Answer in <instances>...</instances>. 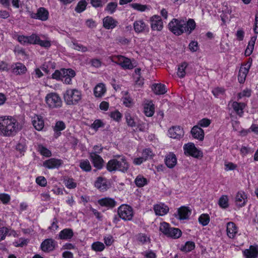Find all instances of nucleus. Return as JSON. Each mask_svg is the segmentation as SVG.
Returning a JSON list of instances; mask_svg holds the SVG:
<instances>
[{
    "label": "nucleus",
    "instance_id": "obj_1",
    "mask_svg": "<svg viewBox=\"0 0 258 258\" xmlns=\"http://www.w3.org/2000/svg\"><path fill=\"white\" fill-rule=\"evenodd\" d=\"M22 126L18 120L11 115L0 116V135L5 137L15 136Z\"/></svg>",
    "mask_w": 258,
    "mask_h": 258
},
{
    "label": "nucleus",
    "instance_id": "obj_2",
    "mask_svg": "<svg viewBox=\"0 0 258 258\" xmlns=\"http://www.w3.org/2000/svg\"><path fill=\"white\" fill-rule=\"evenodd\" d=\"M116 158L110 160L107 165L106 168L110 172L116 170L125 172L129 168V164L124 156L117 155Z\"/></svg>",
    "mask_w": 258,
    "mask_h": 258
},
{
    "label": "nucleus",
    "instance_id": "obj_3",
    "mask_svg": "<svg viewBox=\"0 0 258 258\" xmlns=\"http://www.w3.org/2000/svg\"><path fill=\"white\" fill-rule=\"evenodd\" d=\"M82 98L81 91L77 89L69 88L63 93V98L68 105H75L79 103Z\"/></svg>",
    "mask_w": 258,
    "mask_h": 258
},
{
    "label": "nucleus",
    "instance_id": "obj_4",
    "mask_svg": "<svg viewBox=\"0 0 258 258\" xmlns=\"http://www.w3.org/2000/svg\"><path fill=\"white\" fill-rule=\"evenodd\" d=\"M46 107L49 109H58L62 106V99L56 92H50L44 98Z\"/></svg>",
    "mask_w": 258,
    "mask_h": 258
},
{
    "label": "nucleus",
    "instance_id": "obj_5",
    "mask_svg": "<svg viewBox=\"0 0 258 258\" xmlns=\"http://www.w3.org/2000/svg\"><path fill=\"white\" fill-rule=\"evenodd\" d=\"M185 22L183 20L173 19L168 24L170 31L176 35H180L185 31Z\"/></svg>",
    "mask_w": 258,
    "mask_h": 258
},
{
    "label": "nucleus",
    "instance_id": "obj_6",
    "mask_svg": "<svg viewBox=\"0 0 258 258\" xmlns=\"http://www.w3.org/2000/svg\"><path fill=\"white\" fill-rule=\"evenodd\" d=\"M109 58L112 62L119 64L123 69L131 70L135 67L130 59L122 55H114Z\"/></svg>",
    "mask_w": 258,
    "mask_h": 258
},
{
    "label": "nucleus",
    "instance_id": "obj_7",
    "mask_svg": "<svg viewBox=\"0 0 258 258\" xmlns=\"http://www.w3.org/2000/svg\"><path fill=\"white\" fill-rule=\"evenodd\" d=\"M183 149L184 154L186 155L191 156L196 158L202 157L203 156V152L196 148L192 143H188L184 145Z\"/></svg>",
    "mask_w": 258,
    "mask_h": 258
},
{
    "label": "nucleus",
    "instance_id": "obj_8",
    "mask_svg": "<svg viewBox=\"0 0 258 258\" xmlns=\"http://www.w3.org/2000/svg\"><path fill=\"white\" fill-rule=\"evenodd\" d=\"M118 214L122 220L130 221L133 218L134 212L131 207L127 205H122L118 209Z\"/></svg>",
    "mask_w": 258,
    "mask_h": 258
},
{
    "label": "nucleus",
    "instance_id": "obj_9",
    "mask_svg": "<svg viewBox=\"0 0 258 258\" xmlns=\"http://www.w3.org/2000/svg\"><path fill=\"white\" fill-rule=\"evenodd\" d=\"M252 61V59L251 58H249L247 62L242 64L240 67L238 75V80L240 83H243L244 82L247 75L251 67Z\"/></svg>",
    "mask_w": 258,
    "mask_h": 258
},
{
    "label": "nucleus",
    "instance_id": "obj_10",
    "mask_svg": "<svg viewBox=\"0 0 258 258\" xmlns=\"http://www.w3.org/2000/svg\"><path fill=\"white\" fill-rule=\"evenodd\" d=\"M248 201L247 194L243 190H240L236 192L234 197L235 206L240 208L245 206Z\"/></svg>",
    "mask_w": 258,
    "mask_h": 258
},
{
    "label": "nucleus",
    "instance_id": "obj_11",
    "mask_svg": "<svg viewBox=\"0 0 258 258\" xmlns=\"http://www.w3.org/2000/svg\"><path fill=\"white\" fill-rule=\"evenodd\" d=\"M151 28L153 31H161L163 28V23L158 15H153L150 18Z\"/></svg>",
    "mask_w": 258,
    "mask_h": 258
},
{
    "label": "nucleus",
    "instance_id": "obj_12",
    "mask_svg": "<svg viewBox=\"0 0 258 258\" xmlns=\"http://www.w3.org/2000/svg\"><path fill=\"white\" fill-rule=\"evenodd\" d=\"M168 136L172 139L180 140L184 135L183 130L179 126L170 127L168 131Z\"/></svg>",
    "mask_w": 258,
    "mask_h": 258
},
{
    "label": "nucleus",
    "instance_id": "obj_13",
    "mask_svg": "<svg viewBox=\"0 0 258 258\" xmlns=\"http://www.w3.org/2000/svg\"><path fill=\"white\" fill-rule=\"evenodd\" d=\"M30 16L32 18L45 21L49 18V12L45 8H40L36 13H32Z\"/></svg>",
    "mask_w": 258,
    "mask_h": 258
},
{
    "label": "nucleus",
    "instance_id": "obj_14",
    "mask_svg": "<svg viewBox=\"0 0 258 258\" xmlns=\"http://www.w3.org/2000/svg\"><path fill=\"white\" fill-rule=\"evenodd\" d=\"M103 26L106 29H113L118 24V21L111 16H106L102 20Z\"/></svg>",
    "mask_w": 258,
    "mask_h": 258
},
{
    "label": "nucleus",
    "instance_id": "obj_15",
    "mask_svg": "<svg viewBox=\"0 0 258 258\" xmlns=\"http://www.w3.org/2000/svg\"><path fill=\"white\" fill-rule=\"evenodd\" d=\"M12 72L16 75H22L27 71L26 66L21 62H16L12 64L11 67Z\"/></svg>",
    "mask_w": 258,
    "mask_h": 258
},
{
    "label": "nucleus",
    "instance_id": "obj_16",
    "mask_svg": "<svg viewBox=\"0 0 258 258\" xmlns=\"http://www.w3.org/2000/svg\"><path fill=\"white\" fill-rule=\"evenodd\" d=\"M62 82L66 84H71L72 80L76 76V72L71 69H62Z\"/></svg>",
    "mask_w": 258,
    "mask_h": 258
},
{
    "label": "nucleus",
    "instance_id": "obj_17",
    "mask_svg": "<svg viewBox=\"0 0 258 258\" xmlns=\"http://www.w3.org/2000/svg\"><path fill=\"white\" fill-rule=\"evenodd\" d=\"M90 158L94 166L98 169H100L103 167L104 160L102 157L98 154H95L93 153H90Z\"/></svg>",
    "mask_w": 258,
    "mask_h": 258
},
{
    "label": "nucleus",
    "instance_id": "obj_18",
    "mask_svg": "<svg viewBox=\"0 0 258 258\" xmlns=\"http://www.w3.org/2000/svg\"><path fill=\"white\" fill-rule=\"evenodd\" d=\"M153 209L156 215L161 216L167 214L169 210L168 207L162 203L155 205Z\"/></svg>",
    "mask_w": 258,
    "mask_h": 258
},
{
    "label": "nucleus",
    "instance_id": "obj_19",
    "mask_svg": "<svg viewBox=\"0 0 258 258\" xmlns=\"http://www.w3.org/2000/svg\"><path fill=\"white\" fill-rule=\"evenodd\" d=\"M32 122L35 128L37 131H41L44 127V120L43 117L40 115H34L32 117Z\"/></svg>",
    "mask_w": 258,
    "mask_h": 258
},
{
    "label": "nucleus",
    "instance_id": "obj_20",
    "mask_svg": "<svg viewBox=\"0 0 258 258\" xmlns=\"http://www.w3.org/2000/svg\"><path fill=\"white\" fill-rule=\"evenodd\" d=\"M107 91L105 85L102 83L97 84L93 90L94 95L96 98H101L103 96Z\"/></svg>",
    "mask_w": 258,
    "mask_h": 258
},
{
    "label": "nucleus",
    "instance_id": "obj_21",
    "mask_svg": "<svg viewBox=\"0 0 258 258\" xmlns=\"http://www.w3.org/2000/svg\"><path fill=\"white\" fill-rule=\"evenodd\" d=\"M62 164V161L60 159L51 158L45 161L43 163V166L48 169L58 168Z\"/></svg>",
    "mask_w": 258,
    "mask_h": 258
},
{
    "label": "nucleus",
    "instance_id": "obj_22",
    "mask_svg": "<svg viewBox=\"0 0 258 258\" xmlns=\"http://www.w3.org/2000/svg\"><path fill=\"white\" fill-rule=\"evenodd\" d=\"M238 227L233 222L227 223L226 225V232L228 237L230 238H234L238 232Z\"/></svg>",
    "mask_w": 258,
    "mask_h": 258
},
{
    "label": "nucleus",
    "instance_id": "obj_23",
    "mask_svg": "<svg viewBox=\"0 0 258 258\" xmlns=\"http://www.w3.org/2000/svg\"><path fill=\"white\" fill-rule=\"evenodd\" d=\"M190 132L194 138L201 141L204 140L205 136L204 130L198 125L193 126Z\"/></svg>",
    "mask_w": 258,
    "mask_h": 258
},
{
    "label": "nucleus",
    "instance_id": "obj_24",
    "mask_svg": "<svg viewBox=\"0 0 258 258\" xmlns=\"http://www.w3.org/2000/svg\"><path fill=\"white\" fill-rule=\"evenodd\" d=\"M133 26L134 30L137 33L144 32L148 27L147 25L142 19L135 21L133 24Z\"/></svg>",
    "mask_w": 258,
    "mask_h": 258
},
{
    "label": "nucleus",
    "instance_id": "obj_25",
    "mask_svg": "<svg viewBox=\"0 0 258 258\" xmlns=\"http://www.w3.org/2000/svg\"><path fill=\"white\" fill-rule=\"evenodd\" d=\"M56 244V242L52 239H47L42 242L41 248L43 251H50L54 249Z\"/></svg>",
    "mask_w": 258,
    "mask_h": 258
},
{
    "label": "nucleus",
    "instance_id": "obj_26",
    "mask_svg": "<svg viewBox=\"0 0 258 258\" xmlns=\"http://www.w3.org/2000/svg\"><path fill=\"white\" fill-rule=\"evenodd\" d=\"M165 163L169 168H173L177 164V158L173 153L168 154L165 158Z\"/></svg>",
    "mask_w": 258,
    "mask_h": 258
},
{
    "label": "nucleus",
    "instance_id": "obj_27",
    "mask_svg": "<svg viewBox=\"0 0 258 258\" xmlns=\"http://www.w3.org/2000/svg\"><path fill=\"white\" fill-rule=\"evenodd\" d=\"M245 258H255L258 254V247L257 246H250L249 249L243 251Z\"/></svg>",
    "mask_w": 258,
    "mask_h": 258
},
{
    "label": "nucleus",
    "instance_id": "obj_28",
    "mask_svg": "<svg viewBox=\"0 0 258 258\" xmlns=\"http://www.w3.org/2000/svg\"><path fill=\"white\" fill-rule=\"evenodd\" d=\"M190 214L191 211L186 207H181L178 210V216L180 220L188 219Z\"/></svg>",
    "mask_w": 258,
    "mask_h": 258
},
{
    "label": "nucleus",
    "instance_id": "obj_29",
    "mask_svg": "<svg viewBox=\"0 0 258 258\" xmlns=\"http://www.w3.org/2000/svg\"><path fill=\"white\" fill-rule=\"evenodd\" d=\"M144 113L147 116H152L154 113V105L151 101H147L144 106Z\"/></svg>",
    "mask_w": 258,
    "mask_h": 258
},
{
    "label": "nucleus",
    "instance_id": "obj_30",
    "mask_svg": "<svg viewBox=\"0 0 258 258\" xmlns=\"http://www.w3.org/2000/svg\"><path fill=\"white\" fill-rule=\"evenodd\" d=\"M107 180L104 178L98 177L95 182V186L100 191L106 190L108 188Z\"/></svg>",
    "mask_w": 258,
    "mask_h": 258
},
{
    "label": "nucleus",
    "instance_id": "obj_31",
    "mask_svg": "<svg viewBox=\"0 0 258 258\" xmlns=\"http://www.w3.org/2000/svg\"><path fill=\"white\" fill-rule=\"evenodd\" d=\"M130 6L134 10L140 12L149 11L151 9L149 5H142L139 3H132Z\"/></svg>",
    "mask_w": 258,
    "mask_h": 258
},
{
    "label": "nucleus",
    "instance_id": "obj_32",
    "mask_svg": "<svg viewBox=\"0 0 258 258\" xmlns=\"http://www.w3.org/2000/svg\"><path fill=\"white\" fill-rule=\"evenodd\" d=\"M98 203L102 206L107 207H113L116 204L114 200L110 198H102L98 201Z\"/></svg>",
    "mask_w": 258,
    "mask_h": 258
},
{
    "label": "nucleus",
    "instance_id": "obj_33",
    "mask_svg": "<svg viewBox=\"0 0 258 258\" xmlns=\"http://www.w3.org/2000/svg\"><path fill=\"white\" fill-rule=\"evenodd\" d=\"M152 90L157 95H161L167 92L165 86L161 84H155L152 87Z\"/></svg>",
    "mask_w": 258,
    "mask_h": 258
},
{
    "label": "nucleus",
    "instance_id": "obj_34",
    "mask_svg": "<svg viewBox=\"0 0 258 258\" xmlns=\"http://www.w3.org/2000/svg\"><path fill=\"white\" fill-rule=\"evenodd\" d=\"M73 236V232L70 229H64L61 230L58 235L59 238L60 239H69Z\"/></svg>",
    "mask_w": 258,
    "mask_h": 258
},
{
    "label": "nucleus",
    "instance_id": "obj_35",
    "mask_svg": "<svg viewBox=\"0 0 258 258\" xmlns=\"http://www.w3.org/2000/svg\"><path fill=\"white\" fill-rule=\"evenodd\" d=\"M232 106L238 115L240 116L242 115L243 112V109L245 107L244 103H238L235 101L232 102Z\"/></svg>",
    "mask_w": 258,
    "mask_h": 258
},
{
    "label": "nucleus",
    "instance_id": "obj_36",
    "mask_svg": "<svg viewBox=\"0 0 258 258\" xmlns=\"http://www.w3.org/2000/svg\"><path fill=\"white\" fill-rule=\"evenodd\" d=\"M181 231L179 229L172 227L170 228L166 236L174 239H176L179 238L181 236Z\"/></svg>",
    "mask_w": 258,
    "mask_h": 258
},
{
    "label": "nucleus",
    "instance_id": "obj_37",
    "mask_svg": "<svg viewBox=\"0 0 258 258\" xmlns=\"http://www.w3.org/2000/svg\"><path fill=\"white\" fill-rule=\"evenodd\" d=\"M188 64L185 62H183L178 66L177 69V75L180 78L185 77L186 74L185 69Z\"/></svg>",
    "mask_w": 258,
    "mask_h": 258
},
{
    "label": "nucleus",
    "instance_id": "obj_38",
    "mask_svg": "<svg viewBox=\"0 0 258 258\" xmlns=\"http://www.w3.org/2000/svg\"><path fill=\"white\" fill-rule=\"evenodd\" d=\"M135 183L137 186L141 187L146 185L148 183L147 179L141 175H138L135 180Z\"/></svg>",
    "mask_w": 258,
    "mask_h": 258
},
{
    "label": "nucleus",
    "instance_id": "obj_39",
    "mask_svg": "<svg viewBox=\"0 0 258 258\" xmlns=\"http://www.w3.org/2000/svg\"><path fill=\"white\" fill-rule=\"evenodd\" d=\"M137 240L141 244H147L150 242V237L145 233H139L137 235Z\"/></svg>",
    "mask_w": 258,
    "mask_h": 258
},
{
    "label": "nucleus",
    "instance_id": "obj_40",
    "mask_svg": "<svg viewBox=\"0 0 258 258\" xmlns=\"http://www.w3.org/2000/svg\"><path fill=\"white\" fill-rule=\"evenodd\" d=\"M66 128V124L62 121H57L56 122L53 128L55 134L57 136H59L60 132L63 131Z\"/></svg>",
    "mask_w": 258,
    "mask_h": 258
},
{
    "label": "nucleus",
    "instance_id": "obj_41",
    "mask_svg": "<svg viewBox=\"0 0 258 258\" xmlns=\"http://www.w3.org/2000/svg\"><path fill=\"white\" fill-rule=\"evenodd\" d=\"M229 198L227 195H222L218 201L219 206L222 209H226L229 206Z\"/></svg>",
    "mask_w": 258,
    "mask_h": 258
},
{
    "label": "nucleus",
    "instance_id": "obj_42",
    "mask_svg": "<svg viewBox=\"0 0 258 258\" xmlns=\"http://www.w3.org/2000/svg\"><path fill=\"white\" fill-rule=\"evenodd\" d=\"M184 27V32L190 34L195 29L196 23L192 19H189Z\"/></svg>",
    "mask_w": 258,
    "mask_h": 258
},
{
    "label": "nucleus",
    "instance_id": "obj_43",
    "mask_svg": "<svg viewBox=\"0 0 258 258\" xmlns=\"http://www.w3.org/2000/svg\"><path fill=\"white\" fill-rule=\"evenodd\" d=\"M117 4L116 2H111L108 3L105 8V11L109 14H113L116 10Z\"/></svg>",
    "mask_w": 258,
    "mask_h": 258
},
{
    "label": "nucleus",
    "instance_id": "obj_44",
    "mask_svg": "<svg viewBox=\"0 0 258 258\" xmlns=\"http://www.w3.org/2000/svg\"><path fill=\"white\" fill-rule=\"evenodd\" d=\"M91 248L93 250L98 252L102 251L105 248L104 244L100 241H96L93 242L91 245Z\"/></svg>",
    "mask_w": 258,
    "mask_h": 258
},
{
    "label": "nucleus",
    "instance_id": "obj_45",
    "mask_svg": "<svg viewBox=\"0 0 258 258\" xmlns=\"http://www.w3.org/2000/svg\"><path fill=\"white\" fill-rule=\"evenodd\" d=\"M38 150L41 154V155H42L43 156H45L46 157H49L51 156V151L46 147L42 145H38Z\"/></svg>",
    "mask_w": 258,
    "mask_h": 258
},
{
    "label": "nucleus",
    "instance_id": "obj_46",
    "mask_svg": "<svg viewBox=\"0 0 258 258\" xmlns=\"http://www.w3.org/2000/svg\"><path fill=\"white\" fill-rule=\"evenodd\" d=\"M80 168L85 171H90L91 170V166L89 161L86 160H82L80 162Z\"/></svg>",
    "mask_w": 258,
    "mask_h": 258
},
{
    "label": "nucleus",
    "instance_id": "obj_47",
    "mask_svg": "<svg viewBox=\"0 0 258 258\" xmlns=\"http://www.w3.org/2000/svg\"><path fill=\"white\" fill-rule=\"evenodd\" d=\"M71 48L82 52H86L88 50L86 46L82 45L76 42L72 41L70 44Z\"/></svg>",
    "mask_w": 258,
    "mask_h": 258
},
{
    "label": "nucleus",
    "instance_id": "obj_48",
    "mask_svg": "<svg viewBox=\"0 0 258 258\" xmlns=\"http://www.w3.org/2000/svg\"><path fill=\"white\" fill-rule=\"evenodd\" d=\"M87 6V3L85 0H81L77 4L75 11L80 13L85 10Z\"/></svg>",
    "mask_w": 258,
    "mask_h": 258
},
{
    "label": "nucleus",
    "instance_id": "obj_49",
    "mask_svg": "<svg viewBox=\"0 0 258 258\" xmlns=\"http://www.w3.org/2000/svg\"><path fill=\"white\" fill-rule=\"evenodd\" d=\"M39 40V36L36 34L33 33L30 36H28L27 45L28 44H37Z\"/></svg>",
    "mask_w": 258,
    "mask_h": 258
},
{
    "label": "nucleus",
    "instance_id": "obj_50",
    "mask_svg": "<svg viewBox=\"0 0 258 258\" xmlns=\"http://www.w3.org/2000/svg\"><path fill=\"white\" fill-rule=\"evenodd\" d=\"M195 243L191 241H187L184 245L181 247V250L184 252H189L195 248Z\"/></svg>",
    "mask_w": 258,
    "mask_h": 258
},
{
    "label": "nucleus",
    "instance_id": "obj_51",
    "mask_svg": "<svg viewBox=\"0 0 258 258\" xmlns=\"http://www.w3.org/2000/svg\"><path fill=\"white\" fill-rule=\"evenodd\" d=\"M63 74V72L62 71V69L59 70H55L54 72L51 75V78L57 81H61L62 82Z\"/></svg>",
    "mask_w": 258,
    "mask_h": 258
},
{
    "label": "nucleus",
    "instance_id": "obj_52",
    "mask_svg": "<svg viewBox=\"0 0 258 258\" xmlns=\"http://www.w3.org/2000/svg\"><path fill=\"white\" fill-rule=\"evenodd\" d=\"M199 221L203 226H206L210 222V217L208 214H202L199 218Z\"/></svg>",
    "mask_w": 258,
    "mask_h": 258
},
{
    "label": "nucleus",
    "instance_id": "obj_53",
    "mask_svg": "<svg viewBox=\"0 0 258 258\" xmlns=\"http://www.w3.org/2000/svg\"><path fill=\"white\" fill-rule=\"evenodd\" d=\"M64 184L65 186L70 189L74 188L77 186V183L72 178H67L64 180Z\"/></svg>",
    "mask_w": 258,
    "mask_h": 258
},
{
    "label": "nucleus",
    "instance_id": "obj_54",
    "mask_svg": "<svg viewBox=\"0 0 258 258\" xmlns=\"http://www.w3.org/2000/svg\"><path fill=\"white\" fill-rule=\"evenodd\" d=\"M154 156L153 152L150 149H145L143 150L142 153V157H144L145 161L151 159Z\"/></svg>",
    "mask_w": 258,
    "mask_h": 258
},
{
    "label": "nucleus",
    "instance_id": "obj_55",
    "mask_svg": "<svg viewBox=\"0 0 258 258\" xmlns=\"http://www.w3.org/2000/svg\"><path fill=\"white\" fill-rule=\"evenodd\" d=\"M125 117L128 125L132 127L135 126L136 125V122L135 121L134 118L131 116V114L130 112H126L125 113Z\"/></svg>",
    "mask_w": 258,
    "mask_h": 258
},
{
    "label": "nucleus",
    "instance_id": "obj_56",
    "mask_svg": "<svg viewBox=\"0 0 258 258\" xmlns=\"http://www.w3.org/2000/svg\"><path fill=\"white\" fill-rule=\"evenodd\" d=\"M122 101L123 104L127 107H130L134 104L133 100L127 94L125 96L122 97Z\"/></svg>",
    "mask_w": 258,
    "mask_h": 258
},
{
    "label": "nucleus",
    "instance_id": "obj_57",
    "mask_svg": "<svg viewBox=\"0 0 258 258\" xmlns=\"http://www.w3.org/2000/svg\"><path fill=\"white\" fill-rule=\"evenodd\" d=\"M169 225L166 222H162L160 224L159 229L166 236L168 234L170 229Z\"/></svg>",
    "mask_w": 258,
    "mask_h": 258
},
{
    "label": "nucleus",
    "instance_id": "obj_58",
    "mask_svg": "<svg viewBox=\"0 0 258 258\" xmlns=\"http://www.w3.org/2000/svg\"><path fill=\"white\" fill-rule=\"evenodd\" d=\"M14 37L17 38V40L21 44L23 45H27L28 36L24 35H15Z\"/></svg>",
    "mask_w": 258,
    "mask_h": 258
},
{
    "label": "nucleus",
    "instance_id": "obj_59",
    "mask_svg": "<svg viewBox=\"0 0 258 258\" xmlns=\"http://www.w3.org/2000/svg\"><path fill=\"white\" fill-rule=\"evenodd\" d=\"M110 116L115 121H119L122 118V114L118 110H115L110 113Z\"/></svg>",
    "mask_w": 258,
    "mask_h": 258
},
{
    "label": "nucleus",
    "instance_id": "obj_60",
    "mask_svg": "<svg viewBox=\"0 0 258 258\" xmlns=\"http://www.w3.org/2000/svg\"><path fill=\"white\" fill-rule=\"evenodd\" d=\"M211 123L210 119L204 118L200 120L198 123V125L199 127H207L210 125Z\"/></svg>",
    "mask_w": 258,
    "mask_h": 258
},
{
    "label": "nucleus",
    "instance_id": "obj_61",
    "mask_svg": "<svg viewBox=\"0 0 258 258\" xmlns=\"http://www.w3.org/2000/svg\"><path fill=\"white\" fill-rule=\"evenodd\" d=\"M108 0H91V3L95 8L102 7L107 2Z\"/></svg>",
    "mask_w": 258,
    "mask_h": 258
},
{
    "label": "nucleus",
    "instance_id": "obj_62",
    "mask_svg": "<svg viewBox=\"0 0 258 258\" xmlns=\"http://www.w3.org/2000/svg\"><path fill=\"white\" fill-rule=\"evenodd\" d=\"M253 152V150L245 146H242L240 149V154L242 156H245L249 153H252Z\"/></svg>",
    "mask_w": 258,
    "mask_h": 258
},
{
    "label": "nucleus",
    "instance_id": "obj_63",
    "mask_svg": "<svg viewBox=\"0 0 258 258\" xmlns=\"http://www.w3.org/2000/svg\"><path fill=\"white\" fill-rule=\"evenodd\" d=\"M145 258H156V254L155 251L152 250H148L142 253Z\"/></svg>",
    "mask_w": 258,
    "mask_h": 258
},
{
    "label": "nucleus",
    "instance_id": "obj_64",
    "mask_svg": "<svg viewBox=\"0 0 258 258\" xmlns=\"http://www.w3.org/2000/svg\"><path fill=\"white\" fill-rule=\"evenodd\" d=\"M36 182L39 185L45 187L47 185V180L44 176H38L36 178Z\"/></svg>",
    "mask_w": 258,
    "mask_h": 258
}]
</instances>
